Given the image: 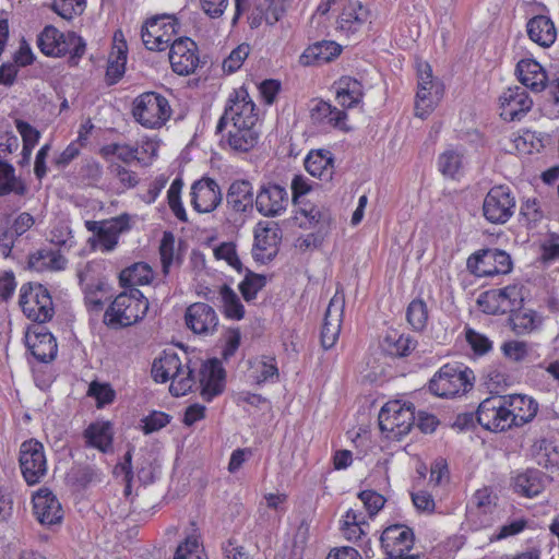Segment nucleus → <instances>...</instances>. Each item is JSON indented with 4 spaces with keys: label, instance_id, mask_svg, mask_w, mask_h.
<instances>
[{
    "label": "nucleus",
    "instance_id": "f257e3e1",
    "mask_svg": "<svg viewBox=\"0 0 559 559\" xmlns=\"http://www.w3.org/2000/svg\"><path fill=\"white\" fill-rule=\"evenodd\" d=\"M258 115L255 105L246 88L234 90L224 114L216 126V133H222L230 150L248 152L255 146L260 132L257 129Z\"/></svg>",
    "mask_w": 559,
    "mask_h": 559
},
{
    "label": "nucleus",
    "instance_id": "f03ea898",
    "mask_svg": "<svg viewBox=\"0 0 559 559\" xmlns=\"http://www.w3.org/2000/svg\"><path fill=\"white\" fill-rule=\"evenodd\" d=\"M152 377L156 382L171 381L169 392L174 396H182L195 385L193 369L189 364H183L174 352H164L156 358L152 366Z\"/></svg>",
    "mask_w": 559,
    "mask_h": 559
},
{
    "label": "nucleus",
    "instance_id": "7ed1b4c3",
    "mask_svg": "<svg viewBox=\"0 0 559 559\" xmlns=\"http://www.w3.org/2000/svg\"><path fill=\"white\" fill-rule=\"evenodd\" d=\"M148 300L138 288L119 294L104 316V323L110 328L130 326L144 318Z\"/></svg>",
    "mask_w": 559,
    "mask_h": 559
},
{
    "label": "nucleus",
    "instance_id": "20e7f679",
    "mask_svg": "<svg viewBox=\"0 0 559 559\" xmlns=\"http://www.w3.org/2000/svg\"><path fill=\"white\" fill-rule=\"evenodd\" d=\"M37 47L48 57H62L70 53L69 62L73 66L85 53L84 39L74 32L61 33L55 26L47 25L37 36Z\"/></svg>",
    "mask_w": 559,
    "mask_h": 559
},
{
    "label": "nucleus",
    "instance_id": "39448f33",
    "mask_svg": "<svg viewBox=\"0 0 559 559\" xmlns=\"http://www.w3.org/2000/svg\"><path fill=\"white\" fill-rule=\"evenodd\" d=\"M173 115L169 100L157 92H144L132 103L134 120L146 129H159Z\"/></svg>",
    "mask_w": 559,
    "mask_h": 559
},
{
    "label": "nucleus",
    "instance_id": "423d86ee",
    "mask_svg": "<svg viewBox=\"0 0 559 559\" xmlns=\"http://www.w3.org/2000/svg\"><path fill=\"white\" fill-rule=\"evenodd\" d=\"M474 372L467 367L444 365L429 382V390L439 397L465 394L474 385Z\"/></svg>",
    "mask_w": 559,
    "mask_h": 559
},
{
    "label": "nucleus",
    "instance_id": "0eeeda50",
    "mask_svg": "<svg viewBox=\"0 0 559 559\" xmlns=\"http://www.w3.org/2000/svg\"><path fill=\"white\" fill-rule=\"evenodd\" d=\"M379 427L386 437L400 440L406 436L415 424V408L413 404L390 401L379 413Z\"/></svg>",
    "mask_w": 559,
    "mask_h": 559
},
{
    "label": "nucleus",
    "instance_id": "6e6552de",
    "mask_svg": "<svg viewBox=\"0 0 559 559\" xmlns=\"http://www.w3.org/2000/svg\"><path fill=\"white\" fill-rule=\"evenodd\" d=\"M19 304L23 313L37 323L49 321L55 313L52 298L48 289L38 283L22 285Z\"/></svg>",
    "mask_w": 559,
    "mask_h": 559
},
{
    "label": "nucleus",
    "instance_id": "1a4fd4ad",
    "mask_svg": "<svg viewBox=\"0 0 559 559\" xmlns=\"http://www.w3.org/2000/svg\"><path fill=\"white\" fill-rule=\"evenodd\" d=\"M178 20L173 15L148 19L141 28V38L148 50L163 51L170 47L178 34Z\"/></svg>",
    "mask_w": 559,
    "mask_h": 559
},
{
    "label": "nucleus",
    "instance_id": "9d476101",
    "mask_svg": "<svg viewBox=\"0 0 559 559\" xmlns=\"http://www.w3.org/2000/svg\"><path fill=\"white\" fill-rule=\"evenodd\" d=\"M19 463L27 485L40 483L47 474V459L43 443L35 439L24 441L20 447Z\"/></svg>",
    "mask_w": 559,
    "mask_h": 559
},
{
    "label": "nucleus",
    "instance_id": "9b49d317",
    "mask_svg": "<svg viewBox=\"0 0 559 559\" xmlns=\"http://www.w3.org/2000/svg\"><path fill=\"white\" fill-rule=\"evenodd\" d=\"M467 269L478 277L508 274L512 270L509 253L499 249H483L467 259Z\"/></svg>",
    "mask_w": 559,
    "mask_h": 559
},
{
    "label": "nucleus",
    "instance_id": "f8f14e48",
    "mask_svg": "<svg viewBox=\"0 0 559 559\" xmlns=\"http://www.w3.org/2000/svg\"><path fill=\"white\" fill-rule=\"evenodd\" d=\"M515 198L507 186L492 187L484 199L483 214L492 224H504L514 213Z\"/></svg>",
    "mask_w": 559,
    "mask_h": 559
},
{
    "label": "nucleus",
    "instance_id": "ddd939ff",
    "mask_svg": "<svg viewBox=\"0 0 559 559\" xmlns=\"http://www.w3.org/2000/svg\"><path fill=\"white\" fill-rule=\"evenodd\" d=\"M507 396L495 395L485 399L478 406L476 419L489 431H504L511 428Z\"/></svg>",
    "mask_w": 559,
    "mask_h": 559
},
{
    "label": "nucleus",
    "instance_id": "4468645a",
    "mask_svg": "<svg viewBox=\"0 0 559 559\" xmlns=\"http://www.w3.org/2000/svg\"><path fill=\"white\" fill-rule=\"evenodd\" d=\"M418 91L416 94L415 114L419 118L427 117L442 95L441 86L433 82L432 70L427 62L417 64Z\"/></svg>",
    "mask_w": 559,
    "mask_h": 559
},
{
    "label": "nucleus",
    "instance_id": "2eb2a0df",
    "mask_svg": "<svg viewBox=\"0 0 559 559\" xmlns=\"http://www.w3.org/2000/svg\"><path fill=\"white\" fill-rule=\"evenodd\" d=\"M382 548L388 558L418 559V555H408L414 545V533L405 525H391L386 527L380 537Z\"/></svg>",
    "mask_w": 559,
    "mask_h": 559
},
{
    "label": "nucleus",
    "instance_id": "dca6fc26",
    "mask_svg": "<svg viewBox=\"0 0 559 559\" xmlns=\"http://www.w3.org/2000/svg\"><path fill=\"white\" fill-rule=\"evenodd\" d=\"M169 62L179 75L193 73L199 64L197 44L189 37L176 38L169 47Z\"/></svg>",
    "mask_w": 559,
    "mask_h": 559
},
{
    "label": "nucleus",
    "instance_id": "f3484780",
    "mask_svg": "<svg viewBox=\"0 0 559 559\" xmlns=\"http://www.w3.org/2000/svg\"><path fill=\"white\" fill-rule=\"evenodd\" d=\"M288 205V192L276 183L263 185L255 195L257 211L265 217L280 216Z\"/></svg>",
    "mask_w": 559,
    "mask_h": 559
},
{
    "label": "nucleus",
    "instance_id": "a211bd4d",
    "mask_svg": "<svg viewBox=\"0 0 559 559\" xmlns=\"http://www.w3.org/2000/svg\"><path fill=\"white\" fill-rule=\"evenodd\" d=\"M500 116L506 121L521 120L532 108L533 100L522 86L507 88L499 98Z\"/></svg>",
    "mask_w": 559,
    "mask_h": 559
},
{
    "label": "nucleus",
    "instance_id": "6ab92c4d",
    "mask_svg": "<svg viewBox=\"0 0 559 559\" xmlns=\"http://www.w3.org/2000/svg\"><path fill=\"white\" fill-rule=\"evenodd\" d=\"M344 306V296L337 290L330 300L321 329V345L324 349L332 348L338 338Z\"/></svg>",
    "mask_w": 559,
    "mask_h": 559
},
{
    "label": "nucleus",
    "instance_id": "aec40b11",
    "mask_svg": "<svg viewBox=\"0 0 559 559\" xmlns=\"http://www.w3.org/2000/svg\"><path fill=\"white\" fill-rule=\"evenodd\" d=\"M187 326L195 334L212 335L218 325V317L215 310L207 304L194 302L185 313Z\"/></svg>",
    "mask_w": 559,
    "mask_h": 559
},
{
    "label": "nucleus",
    "instance_id": "412c9836",
    "mask_svg": "<svg viewBox=\"0 0 559 559\" xmlns=\"http://www.w3.org/2000/svg\"><path fill=\"white\" fill-rule=\"evenodd\" d=\"M222 202V191L217 182L209 177L195 181L191 187V204L199 213H210Z\"/></svg>",
    "mask_w": 559,
    "mask_h": 559
},
{
    "label": "nucleus",
    "instance_id": "4be33fe9",
    "mask_svg": "<svg viewBox=\"0 0 559 559\" xmlns=\"http://www.w3.org/2000/svg\"><path fill=\"white\" fill-rule=\"evenodd\" d=\"M129 221V216L123 214L110 222L86 221L85 226L96 235L105 251H111L118 243L119 235L130 228Z\"/></svg>",
    "mask_w": 559,
    "mask_h": 559
},
{
    "label": "nucleus",
    "instance_id": "5701e85b",
    "mask_svg": "<svg viewBox=\"0 0 559 559\" xmlns=\"http://www.w3.org/2000/svg\"><path fill=\"white\" fill-rule=\"evenodd\" d=\"M33 509L36 519L44 525H52L62 520L61 504L47 488L39 489L33 496Z\"/></svg>",
    "mask_w": 559,
    "mask_h": 559
},
{
    "label": "nucleus",
    "instance_id": "b1692460",
    "mask_svg": "<svg viewBox=\"0 0 559 559\" xmlns=\"http://www.w3.org/2000/svg\"><path fill=\"white\" fill-rule=\"evenodd\" d=\"M515 72L522 85L533 93L543 92L550 82L546 70L534 59L520 60Z\"/></svg>",
    "mask_w": 559,
    "mask_h": 559
},
{
    "label": "nucleus",
    "instance_id": "393cba45",
    "mask_svg": "<svg viewBox=\"0 0 559 559\" xmlns=\"http://www.w3.org/2000/svg\"><path fill=\"white\" fill-rule=\"evenodd\" d=\"M225 370L218 359H211L200 370V386L202 397L210 402L219 395L224 389Z\"/></svg>",
    "mask_w": 559,
    "mask_h": 559
},
{
    "label": "nucleus",
    "instance_id": "a878e982",
    "mask_svg": "<svg viewBox=\"0 0 559 559\" xmlns=\"http://www.w3.org/2000/svg\"><path fill=\"white\" fill-rule=\"evenodd\" d=\"M310 117L313 123L328 126L348 132L350 127L347 124V114L333 107L324 100H313L310 107Z\"/></svg>",
    "mask_w": 559,
    "mask_h": 559
},
{
    "label": "nucleus",
    "instance_id": "bb28decb",
    "mask_svg": "<svg viewBox=\"0 0 559 559\" xmlns=\"http://www.w3.org/2000/svg\"><path fill=\"white\" fill-rule=\"evenodd\" d=\"M369 17L368 10L359 1H347L337 17L336 29L345 36L357 33Z\"/></svg>",
    "mask_w": 559,
    "mask_h": 559
},
{
    "label": "nucleus",
    "instance_id": "cd10ccee",
    "mask_svg": "<svg viewBox=\"0 0 559 559\" xmlns=\"http://www.w3.org/2000/svg\"><path fill=\"white\" fill-rule=\"evenodd\" d=\"M484 298L493 304V306L487 310L491 313H496L498 311L503 313L514 312L515 309L521 308L523 302L521 288L515 285L487 292L484 295Z\"/></svg>",
    "mask_w": 559,
    "mask_h": 559
},
{
    "label": "nucleus",
    "instance_id": "c85d7f7f",
    "mask_svg": "<svg viewBox=\"0 0 559 559\" xmlns=\"http://www.w3.org/2000/svg\"><path fill=\"white\" fill-rule=\"evenodd\" d=\"M508 411L510 412V424L512 426H523L530 423L537 414L538 404L525 395L507 396Z\"/></svg>",
    "mask_w": 559,
    "mask_h": 559
},
{
    "label": "nucleus",
    "instance_id": "c756f323",
    "mask_svg": "<svg viewBox=\"0 0 559 559\" xmlns=\"http://www.w3.org/2000/svg\"><path fill=\"white\" fill-rule=\"evenodd\" d=\"M85 445L94 448L102 453L112 451L114 432L109 421H96L90 424L83 432Z\"/></svg>",
    "mask_w": 559,
    "mask_h": 559
},
{
    "label": "nucleus",
    "instance_id": "7c9ffc66",
    "mask_svg": "<svg viewBox=\"0 0 559 559\" xmlns=\"http://www.w3.org/2000/svg\"><path fill=\"white\" fill-rule=\"evenodd\" d=\"M296 210V221L301 228H314L318 233H326L331 216L326 211H322L318 206L310 203H299Z\"/></svg>",
    "mask_w": 559,
    "mask_h": 559
},
{
    "label": "nucleus",
    "instance_id": "2f4dec72",
    "mask_svg": "<svg viewBox=\"0 0 559 559\" xmlns=\"http://www.w3.org/2000/svg\"><path fill=\"white\" fill-rule=\"evenodd\" d=\"M32 355L40 362H49L57 356L58 345L50 332H34L26 336Z\"/></svg>",
    "mask_w": 559,
    "mask_h": 559
},
{
    "label": "nucleus",
    "instance_id": "473e14b6",
    "mask_svg": "<svg viewBox=\"0 0 559 559\" xmlns=\"http://www.w3.org/2000/svg\"><path fill=\"white\" fill-rule=\"evenodd\" d=\"M527 35L531 40L542 47H550L557 38V29L554 22L546 15H536L526 24Z\"/></svg>",
    "mask_w": 559,
    "mask_h": 559
},
{
    "label": "nucleus",
    "instance_id": "72a5a7b5",
    "mask_svg": "<svg viewBox=\"0 0 559 559\" xmlns=\"http://www.w3.org/2000/svg\"><path fill=\"white\" fill-rule=\"evenodd\" d=\"M381 347L392 357H406L417 347V341L409 334L392 330L381 341Z\"/></svg>",
    "mask_w": 559,
    "mask_h": 559
},
{
    "label": "nucleus",
    "instance_id": "f704fd0d",
    "mask_svg": "<svg viewBox=\"0 0 559 559\" xmlns=\"http://www.w3.org/2000/svg\"><path fill=\"white\" fill-rule=\"evenodd\" d=\"M364 97L362 84L350 76H343L337 82L336 100L345 109L359 105Z\"/></svg>",
    "mask_w": 559,
    "mask_h": 559
},
{
    "label": "nucleus",
    "instance_id": "c9c22d12",
    "mask_svg": "<svg viewBox=\"0 0 559 559\" xmlns=\"http://www.w3.org/2000/svg\"><path fill=\"white\" fill-rule=\"evenodd\" d=\"M68 260L59 251L40 249L29 255L28 265L37 272L62 271L67 267Z\"/></svg>",
    "mask_w": 559,
    "mask_h": 559
},
{
    "label": "nucleus",
    "instance_id": "e433bc0d",
    "mask_svg": "<svg viewBox=\"0 0 559 559\" xmlns=\"http://www.w3.org/2000/svg\"><path fill=\"white\" fill-rule=\"evenodd\" d=\"M305 168L312 177L330 181L334 173L331 153L328 151L310 152L305 159Z\"/></svg>",
    "mask_w": 559,
    "mask_h": 559
},
{
    "label": "nucleus",
    "instance_id": "4c0bfd02",
    "mask_svg": "<svg viewBox=\"0 0 559 559\" xmlns=\"http://www.w3.org/2000/svg\"><path fill=\"white\" fill-rule=\"evenodd\" d=\"M227 203L236 212H246L252 206L253 198L252 186L247 180L234 181L227 192Z\"/></svg>",
    "mask_w": 559,
    "mask_h": 559
},
{
    "label": "nucleus",
    "instance_id": "58836bf2",
    "mask_svg": "<svg viewBox=\"0 0 559 559\" xmlns=\"http://www.w3.org/2000/svg\"><path fill=\"white\" fill-rule=\"evenodd\" d=\"M515 492L533 498L544 490L543 473L538 469H527L519 474L513 481Z\"/></svg>",
    "mask_w": 559,
    "mask_h": 559
},
{
    "label": "nucleus",
    "instance_id": "ea45409f",
    "mask_svg": "<svg viewBox=\"0 0 559 559\" xmlns=\"http://www.w3.org/2000/svg\"><path fill=\"white\" fill-rule=\"evenodd\" d=\"M153 278V271L146 263L140 262L127 267L120 273L121 286L136 288L139 285H146Z\"/></svg>",
    "mask_w": 559,
    "mask_h": 559
},
{
    "label": "nucleus",
    "instance_id": "a19ab883",
    "mask_svg": "<svg viewBox=\"0 0 559 559\" xmlns=\"http://www.w3.org/2000/svg\"><path fill=\"white\" fill-rule=\"evenodd\" d=\"M27 191L25 183L15 176L14 167L0 160V197L15 193L24 195Z\"/></svg>",
    "mask_w": 559,
    "mask_h": 559
},
{
    "label": "nucleus",
    "instance_id": "79ce46f5",
    "mask_svg": "<svg viewBox=\"0 0 559 559\" xmlns=\"http://www.w3.org/2000/svg\"><path fill=\"white\" fill-rule=\"evenodd\" d=\"M342 48L335 41H320L310 46L306 52L300 57L302 63L308 64L309 58L312 57L318 62H329L337 57Z\"/></svg>",
    "mask_w": 559,
    "mask_h": 559
},
{
    "label": "nucleus",
    "instance_id": "37998d69",
    "mask_svg": "<svg viewBox=\"0 0 559 559\" xmlns=\"http://www.w3.org/2000/svg\"><path fill=\"white\" fill-rule=\"evenodd\" d=\"M219 296L226 318L238 321L245 317V308L240 298L228 285L224 284L219 287Z\"/></svg>",
    "mask_w": 559,
    "mask_h": 559
},
{
    "label": "nucleus",
    "instance_id": "c03bdc74",
    "mask_svg": "<svg viewBox=\"0 0 559 559\" xmlns=\"http://www.w3.org/2000/svg\"><path fill=\"white\" fill-rule=\"evenodd\" d=\"M117 51L109 56L106 76L108 84H116L124 74L127 62V45L121 40V45L116 46Z\"/></svg>",
    "mask_w": 559,
    "mask_h": 559
},
{
    "label": "nucleus",
    "instance_id": "a18cd8bd",
    "mask_svg": "<svg viewBox=\"0 0 559 559\" xmlns=\"http://www.w3.org/2000/svg\"><path fill=\"white\" fill-rule=\"evenodd\" d=\"M510 322L516 334H525L535 330L540 324V319L533 310L518 308L511 312Z\"/></svg>",
    "mask_w": 559,
    "mask_h": 559
},
{
    "label": "nucleus",
    "instance_id": "49530a36",
    "mask_svg": "<svg viewBox=\"0 0 559 559\" xmlns=\"http://www.w3.org/2000/svg\"><path fill=\"white\" fill-rule=\"evenodd\" d=\"M266 285V277L246 269V275L239 284V290L247 302L255 299L258 293Z\"/></svg>",
    "mask_w": 559,
    "mask_h": 559
},
{
    "label": "nucleus",
    "instance_id": "de8ad7c7",
    "mask_svg": "<svg viewBox=\"0 0 559 559\" xmlns=\"http://www.w3.org/2000/svg\"><path fill=\"white\" fill-rule=\"evenodd\" d=\"M175 243L176 239L174 234L170 231H165L159 245L162 269L165 275L169 273L170 266L175 261L179 262V257L175 254Z\"/></svg>",
    "mask_w": 559,
    "mask_h": 559
},
{
    "label": "nucleus",
    "instance_id": "09e8293b",
    "mask_svg": "<svg viewBox=\"0 0 559 559\" xmlns=\"http://www.w3.org/2000/svg\"><path fill=\"white\" fill-rule=\"evenodd\" d=\"M277 235L272 229L264 227L254 233V245L252 249L253 258L257 261L264 259L262 252L276 245Z\"/></svg>",
    "mask_w": 559,
    "mask_h": 559
},
{
    "label": "nucleus",
    "instance_id": "8fccbe9b",
    "mask_svg": "<svg viewBox=\"0 0 559 559\" xmlns=\"http://www.w3.org/2000/svg\"><path fill=\"white\" fill-rule=\"evenodd\" d=\"M462 153L454 148L444 151L438 159L439 170L444 176L453 178L462 166Z\"/></svg>",
    "mask_w": 559,
    "mask_h": 559
},
{
    "label": "nucleus",
    "instance_id": "3c124183",
    "mask_svg": "<svg viewBox=\"0 0 559 559\" xmlns=\"http://www.w3.org/2000/svg\"><path fill=\"white\" fill-rule=\"evenodd\" d=\"M406 319L414 330H423L428 320L426 304L421 299L413 300L407 307Z\"/></svg>",
    "mask_w": 559,
    "mask_h": 559
},
{
    "label": "nucleus",
    "instance_id": "603ef678",
    "mask_svg": "<svg viewBox=\"0 0 559 559\" xmlns=\"http://www.w3.org/2000/svg\"><path fill=\"white\" fill-rule=\"evenodd\" d=\"M87 395L94 397L97 407L100 408L114 402L116 392L109 383L92 381L88 386Z\"/></svg>",
    "mask_w": 559,
    "mask_h": 559
},
{
    "label": "nucleus",
    "instance_id": "864d4df0",
    "mask_svg": "<svg viewBox=\"0 0 559 559\" xmlns=\"http://www.w3.org/2000/svg\"><path fill=\"white\" fill-rule=\"evenodd\" d=\"M108 170L119 180L123 190L133 189L139 185L140 179L138 174L118 163H111Z\"/></svg>",
    "mask_w": 559,
    "mask_h": 559
},
{
    "label": "nucleus",
    "instance_id": "5fc2aeb1",
    "mask_svg": "<svg viewBox=\"0 0 559 559\" xmlns=\"http://www.w3.org/2000/svg\"><path fill=\"white\" fill-rule=\"evenodd\" d=\"M484 380L487 389L497 393L509 383L508 374L499 367H489L484 374Z\"/></svg>",
    "mask_w": 559,
    "mask_h": 559
},
{
    "label": "nucleus",
    "instance_id": "6e6d98bb",
    "mask_svg": "<svg viewBox=\"0 0 559 559\" xmlns=\"http://www.w3.org/2000/svg\"><path fill=\"white\" fill-rule=\"evenodd\" d=\"M214 254L219 260H225L237 272L243 271L241 261L237 254L236 246L233 242H223L215 250Z\"/></svg>",
    "mask_w": 559,
    "mask_h": 559
},
{
    "label": "nucleus",
    "instance_id": "4d7b16f0",
    "mask_svg": "<svg viewBox=\"0 0 559 559\" xmlns=\"http://www.w3.org/2000/svg\"><path fill=\"white\" fill-rule=\"evenodd\" d=\"M250 52V47L248 44H241L237 48H235L229 56L223 62L224 71L228 73H234L237 71L246 58Z\"/></svg>",
    "mask_w": 559,
    "mask_h": 559
},
{
    "label": "nucleus",
    "instance_id": "13d9d810",
    "mask_svg": "<svg viewBox=\"0 0 559 559\" xmlns=\"http://www.w3.org/2000/svg\"><path fill=\"white\" fill-rule=\"evenodd\" d=\"M142 430L145 435H150L164 428L170 421V416L164 412H153L143 420Z\"/></svg>",
    "mask_w": 559,
    "mask_h": 559
},
{
    "label": "nucleus",
    "instance_id": "bf43d9fd",
    "mask_svg": "<svg viewBox=\"0 0 559 559\" xmlns=\"http://www.w3.org/2000/svg\"><path fill=\"white\" fill-rule=\"evenodd\" d=\"M359 499L370 515L377 514L384 506L385 499L382 495L373 490H364L359 493Z\"/></svg>",
    "mask_w": 559,
    "mask_h": 559
},
{
    "label": "nucleus",
    "instance_id": "052dcab7",
    "mask_svg": "<svg viewBox=\"0 0 559 559\" xmlns=\"http://www.w3.org/2000/svg\"><path fill=\"white\" fill-rule=\"evenodd\" d=\"M466 341L471 345L472 349L478 355L487 354L491 349V342L489 338L473 329L466 330Z\"/></svg>",
    "mask_w": 559,
    "mask_h": 559
},
{
    "label": "nucleus",
    "instance_id": "680f3d73",
    "mask_svg": "<svg viewBox=\"0 0 559 559\" xmlns=\"http://www.w3.org/2000/svg\"><path fill=\"white\" fill-rule=\"evenodd\" d=\"M501 349L503 355L513 361H522L528 354L527 344L520 341L506 342Z\"/></svg>",
    "mask_w": 559,
    "mask_h": 559
},
{
    "label": "nucleus",
    "instance_id": "e2e57ef3",
    "mask_svg": "<svg viewBox=\"0 0 559 559\" xmlns=\"http://www.w3.org/2000/svg\"><path fill=\"white\" fill-rule=\"evenodd\" d=\"M527 526V520L524 518L514 519L509 523L499 527L498 533L495 535L492 539L501 540L511 536H515L523 532Z\"/></svg>",
    "mask_w": 559,
    "mask_h": 559
},
{
    "label": "nucleus",
    "instance_id": "0e129e2a",
    "mask_svg": "<svg viewBox=\"0 0 559 559\" xmlns=\"http://www.w3.org/2000/svg\"><path fill=\"white\" fill-rule=\"evenodd\" d=\"M15 127L22 136L23 146L35 147L40 138L39 131L35 129L33 126H31L28 122L23 121L21 119L15 120Z\"/></svg>",
    "mask_w": 559,
    "mask_h": 559
},
{
    "label": "nucleus",
    "instance_id": "69168bd1",
    "mask_svg": "<svg viewBox=\"0 0 559 559\" xmlns=\"http://www.w3.org/2000/svg\"><path fill=\"white\" fill-rule=\"evenodd\" d=\"M35 224V218L27 212H23L19 214L13 221L10 228L5 230H10L12 236L17 239L22 235H24L27 230H29Z\"/></svg>",
    "mask_w": 559,
    "mask_h": 559
},
{
    "label": "nucleus",
    "instance_id": "338daca9",
    "mask_svg": "<svg viewBox=\"0 0 559 559\" xmlns=\"http://www.w3.org/2000/svg\"><path fill=\"white\" fill-rule=\"evenodd\" d=\"M106 151L116 154L117 157L126 164H129L133 160H140L139 148L136 146L121 145L115 143L107 146Z\"/></svg>",
    "mask_w": 559,
    "mask_h": 559
},
{
    "label": "nucleus",
    "instance_id": "774afa93",
    "mask_svg": "<svg viewBox=\"0 0 559 559\" xmlns=\"http://www.w3.org/2000/svg\"><path fill=\"white\" fill-rule=\"evenodd\" d=\"M50 241L58 247L68 248H71L74 243L72 231L66 225H58L51 229Z\"/></svg>",
    "mask_w": 559,
    "mask_h": 559
}]
</instances>
